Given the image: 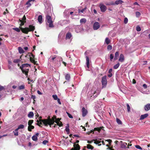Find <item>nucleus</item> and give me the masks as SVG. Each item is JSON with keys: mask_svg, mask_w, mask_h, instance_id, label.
I'll use <instances>...</instances> for the list:
<instances>
[{"mask_svg": "<svg viewBox=\"0 0 150 150\" xmlns=\"http://www.w3.org/2000/svg\"><path fill=\"white\" fill-rule=\"evenodd\" d=\"M86 147L88 149H91V150H93L94 148L93 146L91 145L90 144H87L86 147L84 146V148H85Z\"/></svg>", "mask_w": 150, "mask_h": 150, "instance_id": "nucleus-16", "label": "nucleus"}, {"mask_svg": "<svg viewBox=\"0 0 150 150\" xmlns=\"http://www.w3.org/2000/svg\"><path fill=\"white\" fill-rule=\"evenodd\" d=\"M42 15H39L38 16V21L40 23H42Z\"/></svg>", "mask_w": 150, "mask_h": 150, "instance_id": "nucleus-24", "label": "nucleus"}, {"mask_svg": "<svg viewBox=\"0 0 150 150\" xmlns=\"http://www.w3.org/2000/svg\"><path fill=\"white\" fill-rule=\"evenodd\" d=\"M127 145V144L126 143H124L122 145L121 147L122 148H125Z\"/></svg>", "mask_w": 150, "mask_h": 150, "instance_id": "nucleus-48", "label": "nucleus"}, {"mask_svg": "<svg viewBox=\"0 0 150 150\" xmlns=\"http://www.w3.org/2000/svg\"><path fill=\"white\" fill-rule=\"evenodd\" d=\"M135 147L137 149H139L141 150H142V148L140 146L138 145L135 146Z\"/></svg>", "mask_w": 150, "mask_h": 150, "instance_id": "nucleus-55", "label": "nucleus"}, {"mask_svg": "<svg viewBox=\"0 0 150 150\" xmlns=\"http://www.w3.org/2000/svg\"><path fill=\"white\" fill-rule=\"evenodd\" d=\"M141 15L140 13L138 11H137L136 12V15L137 17H139Z\"/></svg>", "mask_w": 150, "mask_h": 150, "instance_id": "nucleus-43", "label": "nucleus"}, {"mask_svg": "<svg viewBox=\"0 0 150 150\" xmlns=\"http://www.w3.org/2000/svg\"><path fill=\"white\" fill-rule=\"evenodd\" d=\"M18 50L19 52L21 54L23 53L24 52V50L21 47H18Z\"/></svg>", "mask_w": 150, "mask_h": 150, "instance_id": "nucleus-28", "label": "nucleus"}, {"mask_svg": "<svg viewBox=\"0 0 150 150\" xmlns=\"http://www.w3.org/2000/svg\"><path fill=\"white\" fill-rule=\"evenodd\" d=\"M5 90V88L4 86H0V91L2 90Z\"/></svg>", "mask_w": 150, "mask_h": 150, "instance_id": "nucleus-52", "label": "nucleus"}, {"mask_svg": "<svg viewBox=\"0 0 150 150\" xmlns=\"http://www.w3.org/2000/svg\"><path fill=\"white\" fill-rule=\"evenodd\" d=\"M34 127L33 125L28 126V130L29 132H31L32 129H34Z\"/></svg>", "mask_w": 150, "mask_h": 150, "instance_id": "nucleus-27", "label": "nucleus"}, {"mask_svg": "<svg viewBox=\"0 0 150 150\" xmlns=\"http://www.w3.org/2000/svg\"><path fill=\"white\" fill-rule=\"evenodd\" d=\"M101 92V89L99 88H97L96 90L94 92L93 96L96 98L99 95Z\"/></svg>", "mask_w": 150, "mask_h": 150, "instance_id": "nucleus-7", "label": "nucleus"}, {"mask_svg": "<svg viewBox=\"0 0 150 150\" xmlns=\"http://www.w3.org/2000/svg\"><path fill=\"white\" fill-rule=\"evenodd\" d=\"M100 27L99 23L98 22H95L93 25V29L94 30H97Z\"/></svg>", "mask_w": 150, "mask_h": 150, "instance_id": "nucleus-8", "label": "nucleus"}, {"mask_svg": "<svg viewBox=\"0 0 150 150\" xmlns=\"http://www.w3.org/2000/svg\"><path fill=\"white\" fill-rule=\"evenodd\" d=\"M24 127V126L23 125H19L17 129L19 130L20 129H23Z\"/></svg>", "mask_w": 150, "mask_h": 150, "instance_id": "nucleus-31", "label": "nucleus"}, {"mask_svg": "<svg viewBox=\"0 0 150 150\" xmlns=\"http://www.w3.org/2000/svg\"><path fill=\"white\" fill-rule=\"evenodd\" d=\"M127 109L128 112H129L130 111V108L129 105L128 104H127Z\"/></svg>", "mask_w": 150, "mask_h": 150, "instance_id": "nucleus-41", "label": "nucleus"}, {"mask_svg": "<svg viewBox=\"0 0 150 150\" xmlns=\"http://www.w3.org/2000/svg\"><path fill=\"white\" fill-rule=\"evenodd\" d=\"M30 54L29 55L30 57V62L33 63L34 64H36V62L35 60V56L33 55L32 53H29Z\"/></svg>", "mask_w": 150, "mask_h": 150, "instance_id": "nucleus-5", "label": "nucleus"}, {"mask_svg": "<svg viewBox=\"0 0 150 150\" xmlns=\"http://www.w3.org/2000/svg\"><path fill=\"white\" fill-rule=\"evenodd\" d=\"M119 55V52L118 51H117L116 52L115 54V56L114 58L115 60H117V58Z\"/></svg>", "mask_w": 150, "mask_h": 150, "instance_id": "nucleus-20", "label": "nucleus"}, {"mask_svg": "<svg viewBox=\"0 0 150 150\" xmlns=\"http://www.w3.org/2000/svg\"><path fill=\"white\" fill-rule=\"evenodd\" d=\"M87 20L85 18H82L80 20V23L81 24L83 23H86Z\"/></svg>", "mask_w": 150, "mask_h": 150, "instance_id": "nucleus-19", "label": "nucleus"}, {"mask_svg": "<svg viewBox=\"0 0 150 150\" xmlns=\"http://www.w3.org/2000/svg\"><path fill=\"white\" fill-rule=\"evenodd\" d=\"M86 65L87 67L88 68L89 67V60L88 57V56L86 57Z\"/></svg>", "mask_w": 150, "mask_h": 150, "instance_id": "nucleus-23", "label": "nucleus"}, {"mask_svg": "<svg viewBox=\"0 0 150 150\" xmlns=\"http://www.w3.org/2000/svg\"><path fill=\"white\" fill-rule=\"evenodd\" d=\"M41 121L43 123L45 126H47L48 125H49L51 127L52 125H53V121L50 118V117L49 116L47 119L41 120Z\"/></svg>", "mask_w": 150, "mask_h": 150, "instance_id": "nucleus-2", "label": "nucleus"}, {"mask_svg": "<svg viewBox=\"0 0 150 150\" xmlns=\"http://www.w3.org/2000/svg\"><path fill=\"white\" fill-rule=\"evenodd\" d=\"M33 120H29L28 122V126H30L31 125H32V124L33 123Z\"/></svg>", "mask_w": 150, "mask_h": 150, "instance_id": "nucleus-38", "label": "nucleus"}, {"mask_svg": "<svg viewBox=\"0 0 150 150\" xmlns=\"http://www.w3.org/2000/svg\"><path fill=\"white\" fill-rule=\"evenodd\" d=\"M56 119V116H53V117H52L51 119V120H52L53 121V125L54 124V122H55V120Z\"/></svg>", "mask_w": 150, "mask_h": 150, "instance_id": "nucleus-44", "label": "nucleus"}, {"mask_svg": "<svg viewBox=\"0 0 150 150\" xmlns=\"http://www.w3.org/2000/svg\"><path fill=\"white\" fill-rule=\"evenodd\" d=\"M120 64L119 63H118L116 64L113 67V68L115 69H117L119 66Z\"/></svg>", "mask_w": 150, "mask_h": 150, "instance_id": "nucleus-39", "label": "nucleus"}, {"mask_svg": "<svg viewBox=\"0 0 150 150\" xmlns=\"http://www.w3.org/2000/svg\"><path fill=\"white\" fill-rule=\"evenodd\" d=\"M25 88V86L24 85H22L19 86V90L23 89Z\"/></svg>", "mask_w": 150, "mask_h": 150, "instance_id": "nucleus-42", "label": "nucleus"}, {"mask_svg": "<svg viewBox=\"0 0 150 150\" xmlns=\"http://www.w3.org/2000/svg\"><path fill=\"white\" fill-rule=\"evenodd\" d=\"M106 76L105 75L102 78L101 82L103 87H105L107 84V81L106 79Z\"/></svg>", "mask_w": 150, "mask_h": 150, "instance_id": "nucleus-4", "label": "nucleus"}, {"mask_svg": "<svg viewBox=\"0 0 150 150\" xmlns=\"http://www.w3.org/2000/svg\"><path fill=\"white\" fill-rule=\"evenodd\" d=\"M124 60V57L122 54H121L120 55V57L119 59V61L121 62H122Z\"/></svg>", "mask_w": 150, "mask_h": 150, "instance_id": "nucleus-15", "label": "nucleus"}, {"mask_svg": "<svg viewBox=\"0 0 150 150\" xmlns=\"http://www.w3.org/2000/svg\"><path fill=\"white\" fill-rule=\"evenodd\" d=\"M66 113L68 115V117L70 118H73V117L71 115L70 113H69L68 112H66Z\"/></svg>", "mask_w": 150, "mask_h": 150, "instance_id": "nucleus-49", "label": "nucleus"}, {"mask_svg": "<svg viewBox=\"0 0 150 150\" xmlns=\"http://www.w3.org/2000/svg\"><path fill=\"white\" fill-rule=\"evenodd\" d=\"M82 116L83 117H85L88 113V111L84 107H83L82 109Z\"/></svg>", "mask_w": 150, "mask_h": 150, "instance_id": "nucleus-10", "label": "nucleus"}, {"mask_svg": "<svg viewBox=\"0 0 150 150\" xmlns=\"http://www.w3.org/2000/svg\"><path fill=\"white\" fill-rule=\"evenodd\" d=\"M57 102H58V103H59V104H60V105H61V102L60 101V99L59 98H58L57 99Z\"/></svg>", "mask_w": 150, "mask_h": 150, "instance_id": "nucleus-63", "label": "nucleus"}, {"mask_svg": "<svg viewBox=\"0 0 150 150\" xmlns=\"http://www.w3.org/2000/svg\"><path fill=\"white\" fill-rule=\"evenodd\" d=\"M105 42L107 45H108L110 43V40L108 38H106L105 39Z\"/></svg>", "mask_w": 150, "mask_h": 150, "instance_id": "nucleus-30", "label": "nucleus"}, {"mask_svg": "<svg viewBox=\"0 0 150 150\" xmlns=\"http://www.w3.org/2000/svg\"><path fill=\"white\" fill-rule=\"evenodd\" d=\"M116 121L118 124H122V123L121 121L118 118H116Z\"/></svg>", "mask_w": 150, "mask_h": 150, "instance_id": "nucleus-40", "label": "nucleus"}, {"mask_svg": "<svg viewBox=\"0 0 150 150\" xmlns=\"http://www.w3.org/2000/svg\"><path fill=\"white\" fill-rule=\"evenodd\" d=\"M69 124H67L65 129V131L67 132V133L69 134Z\"/></svg>", "mask_w": 150, "mask_h": 150, "instance_id": "nucleus-22", "label": "nucleus"}, {"mask_svg": "<svg viewBox=\"0 0 150 150\" xmlns=\"http://www.w3.org/2000/svg\"><path fill=\"white\" fill-rule=\"evenodd\" d=\"M112 49V46L111 45H109L107 47V49L109 50H111Z\"/></svg>", "mask_w": 150, "mask_h": 150, "instance_id": "nucleus-46", "label": "nucleus"}, {"mask_svg": "<svg viewBox=\"0 0 150 150\" xmlns=\"http://www.w3.org/2000/svg\"><path fill=\"white\" fill-rule=\"evenodd\" d=\"M30 2L28 0V1L26 3V4L28 5L27 7L28 8L31 5V4L30 3Z\"/></svg>", "mask_w": 150, "mask_h": 150, "instance_id": "nucleus-35", "label": "nucleus"}, {"mask_svg": "<svg viewBox=\"0 0 150 150\" xmlns=\"http://www.w3.org/2000/svg\"><path fill=\"white\" fill-rule=\"evenodd\" d=\"M104 127L102 126L101 127H98L96 128H95L93 130H91L90 132H89L88 134H89L90 133H93V134L94 133V131H98L99 132H100L101 129H102L104 130L103 129L104 128Z\"/></svg>", "mask_w": 150, "mask_h": 150, "instance_id": "nucleus-6", "label": "nucleus"}, {"mask_svg": "<svg viewBox=\"0 0 150 150\" xmlns=\"http://www.w3.org/2000/svg\"><path fill=\"white\" fill-rule=\"evenodd\" d=\"M136 30L138 32L140 31L141 30V28L139 26H137L136 27Z\"/></svg>", "mask_w": 150, "mask_h": 150, "instance_id": "nucleus-50", "label": "nucleus"}, {"mask_svg": "<svg viewBox=\"0 0 150 150\" xmlns=\"http://www.w3.org/2000/svg\"><path fill=\"white\" fill-rule=\"evenodd\" d=\"M21 56H20V59H17L13 60V62L16 63H18L19 62H20L21 61L20 59L21 58Z\"/></svg>", "mask_w": 150, "mask_h": 150, "instance_id": "nucleus-26", "label": "nucleus"}, {"mask_svg": "<svg viewBox=\"0 0 150 150\" xmlns=\"http://www.w3.org/2000/svg\"><path fill=\"white\" fill-rule=\"evenodd\" d=\"M64 21L66 23H70V21H69L65 20Z\"/></svg>", "mask_w": 150, "mask_h": 150, "instance_id": "nucleus-64", "label": "nucleus"}, {"mask_svg": "<svg viewBox=\"0 0 150 150\" xmlns=\"http://www.w3.org/2000/svg\"><path fill=\"white\" fill-rule=\"evenodd\" d=\"M57 124V125H58L59 127H61L63 126V124L62 122H60L58 123H56Z\"/></svg>", "mask_w": 150, "mask_h": 150, "instance_id": "nucleus-45", "label": "nucleus"}, {"mask_svg": "<svg viewBox=\"0 0 150 150\" xmlns=\"http://www.w3.org/2000/svg\"><path fill=\"white\" fill-rule=\"evenodd\" d=\"M100 8L101 11L102 12H105L107 9V7L103 4L100 5Z\"/></svg>", "mask_w": 150, "mask_h": 150, "instance_id": "nucleus-11", "label": "nucleus"}, {"mask_svg": "<svg viewBox=\"0 0 150 150\" xmlns=\"http://www.w3.org/2000/svg\"><path fill=\"white\" fill-rule=\"evenodd\" d=\"M143 87L145 89L147 87V85L145 84H143Z\"/></svg>", "mask_w": 150, "mask_h": 150, "instance_id": "nucleus-60", "label": "nucleus"}, {"mask_svg": "<svg viewBox=\"0 0 150 150\" xmlns=\"http://www.w3.org/2000/svg\"><path fill=\"white\" fill-rule=\"evenodd\" d=\"M70 76L69 74H67L65 76V78L67 81H69L70 79Z\"/></svg>", "mask_w": 150, "mask_h": 150, "instance_id": "nucleus-18", "label": "nucleus"}, {"mask_svg": "<svg viewBox=\"0 0 150 150\" xmlns=\"http://www.w3.org/2000/svg\"><path fill=\"white\" fill-rule=\"evenodd\" d=\"M29 67H30V65L27 63L22 64L20 67L22 73L27 76H28V73L29 70V68H28Z\"/></svg>", "mask_w": 150, "mask_h": 150, "instance_id": "nucleus-1", "label": "nucleus"}, {"mask_svg": "<svg viewBox=\"0 0 150 150\" xmlns=\"http://www.w3.org/2000/svg\"><path fill=\"white\" fill-rule=\"evenodd\" d=\"M61 120V118H56V120L55 121V123H57V122H61L60 121V120Z\"/></svg>", "mask_w": 150, "mask_h": 150, "instance_id": "nucleus-53", "label": "nucleus"}, {"mask_svg": "<svg viewBox=\"0 0 150 150\" xmlns=\"http://www.w3.org/2000/svg\"><path fill=\"white\" fill-rule=\"evenodd\" d=\"M20 29L22 33L25 34H28V32H29L28 27H25L24 28L21 27Z\"/></svg>", "mask_w": 150, "mask_h": 150, "instance_id": "nucleus-9", "label": "nucleus"}, {"mask_svg": "<svg viewBox=\"0 0 150 150\" xmlns=\"http://www.w3.org/2000/svg\"><path fill=\"white\" fill-rule=\"evenodd\" d=\"M26 22V21H23L20 24L19 28L21 29V27H22V26L24 25V23Z\"/></svg>", "mask_w": 150, "mask_h": 150, "instance_id": "nucleus-37", "label": "nucleus"}, {"mask_svg": "<svg viewBox=\"0 0 150 150\" xmlns=\"http://www.w3.org/2000/svg\"><path fill=\"white\" fill-rule=\"evenodd\" d=\"M31 98L33 100H34L36 99V96H35L32 95L31 96Z\"/></svg>", "mask_w": 150, "mask_h": 150, "instance_id": "nucleus-58", "label": "nucleus"}, {"mask_svg": "<svg viewBox=\"0 0 150 150\" xmlns=\"http://www.w3.org/2000/svg\"><path fill=\"white\" fill-rule=\"evenodd\" d=\"M18 130L17 128L13 132L15 136H18Z\"/></svg>", "mask_w": 150, "mask_h": 150, "instance_id": "nucleus-25", "label": "nucleus"}, {"mask_svg": "<svg viewBox=\"0 0 150 150\" xmlns=\"http://www.w3.org/2000/svg\"><path fill=\"white\" fill-rule=\"evenodd\" d=\"M128 20L127 18H125L124 19V23L125 24H127L128 22Z\"/></svg>", "mask_w": 150, "mask_h": 150, "instance_id": "nucleus-54", "label": "nucleus"}, {"mask_svg": "<svg viewBox=\"0 0 150 150\" xmlns=\"http://www.w3.org/2000/svg\"><path fill=\"white\" fill-rule=\"evenodd\" d=\"M144 109L146 111H148L150 110V103L146 104L144 106Z\"/></svg>", "mask_w": 150, "mask_h": 150, "instance_id": "nucleus-13", "label": "nucleus"}, {"mask_svg": "<svg viewBox=\"0 0 150 150\" xmlns=\"http://www.w3.org/2000/svg\"><path fill=\"white\" fill-rule=\"evenodd\" d=\"M123 3V1L122 0H116L115 1V4L117 5L119 4H122Z\"/></svg>", "mask_w": 150, "mask_h": 150, "instance_id": "nucleus-21", "label": "nucleus"}, {"mask_svg": "<svg viewBox=\"0 0 150 150\" xmlns=\"http://www.w3.org/2000/svg\"><path fill=\"white\" fill-rule=\"evenodd\" d=\"M86 9V7H85L84 8L82 9V10H80L79 9L78 10V12L79 13H83V12L85 11Z\"/></svg>", "mask_w": 150, "mask_h": 150, "instance_id": "nucleus-36", "label": "nucleus"}, {"mask_svg": "<svg viewBox=\"0 0 150 150\" xmlns=\"http://www.w3.org/2000/svg\"><path fill=\"white\" fill-rule=\"evenodd\" d=\"M34 116V114L33 112H30L28 115V116L29 117H32Z\"/></svg>", "mask_w": 150, "mask_h": 150, "instance_id": "nucleus-29", "label": "nucleus"}, {"mask_svg": "<svg viewBox=\"0 0 150 150\" xmlns=\"http://www.w3.org/2000/svg\"><path fill=\"white\" fill-rule=\"evenodd\" d=\"M48 141L47 140H44L43 141L42 143L44 145H46Z\"/></svg>", "mask_w": 150, "mask_h": 150, "instance_id": "nucleus-57", "label": "nucleus"}, {"mask_svg": "<svg viewBox=\"0 0 150 150\" xmlns=\"http://www.w3.org/2000/svg\"><path fill=\"white\" fill-rule=\"evenodd\" d=\"M56 56H53L52 57L51 60H52V61H54V59L56 58V57H55Z\"/></svg>", "mask_w": 150, "mask_h": 150, "instance_id": "nucleus-61", "label": "nucleus"}, {"mask_svg": "<svg viewBox=\"0 0 150 150\" xmlns=\"http://www.w3.org/2000/svg\"><path fill=\"white\" fill-rule=\"evenodd\" d=\"M22 20L23 21H26V18L25 16V15H24V16H23V17L22 18Z\"/></svg>", "mask_w": 150, "mask_h": 150, "instance_id": "nucleus-59", "label": "nucleus"}, {"mask_svg": "<svg viewBox=\"0 0 150 150\" xmlns=\"http://www.w3.org/2000/svg\"><path fill=\"white\" fill-rule=\"evenodd\" d=\"M148 115H149L148 113H146L142 115L140 117V120H142L146 118Z\"/></svg>", "mask_w": 150, "mask_h": 150, "instance_id": "nucleus-14", "label": "nucleus"}, {"mask_svg": "<svg viewBox=\"0 0 150 150\" xmlns=\"http://www.w3.org/2000/svg\"><path fill=\"white\" fill-rule=\"evenodd\" d=\"M13 30L16 31L17 32H20V31H21V29H20V28H13Z\"/></svg>", "mask_w": 150, "mask_h": 150, "instance_id": "nucleus-32", "label": "nucleus"}, {"mask_svg": "<svg viewBox=\"0 0 150 150\" xmlns=\"http://www.w3.org/2000/svg\"><path fill=\"white\" fill-rule=\"evenodd\" d=\"M93 141H94V143L96 144H98L101 142L100 141L97 140V139L93 140Z\"/></svg>", "mask_w": 150, "mask_h": 150, "instance_id": "nucleus-34", "label": "nucleus"}, {"mask_svg": "<svg viewBox=\"0 0 150 150\" xmlns=\"http://www.w3.org/2000/svg\"><path fill=\"white\" fill-rule=\"evenodd\" d=\"M37 122H38V123L36 124L37 125H38L39 127H42V126H41V125H39V121L38 120H37Z\"/></svg>", "mask_w": 150, "mask_h": 150, "instance_id": "nucleus-62", "label": "nucleus"}, {"mask_svg": "<svg viewBox=\"0 0 150 150\" xmlns=\"http://www.w3.org/2000/svg\"><path fill=\"white\" fill-rule=\"evenodd\" d=\"M32 139L33 141H36L38 140V138L36 136L33 135L32 137Z\"/></svg>", "mask_w": 150, "mask_h": 150, "instance_id": "nucleus-33", "label": "nucleus"}, {"mask_svg": "<svg viewBox=\"0 0 150 150\" xmlns=\"http://www.w3.org/2000/svg\"><path fill=\"white\" fill-rule=\"evenodd\" d=\"M46 23L47 24L48 23V26L50 28H53L54 25L53 24V21L52 20V18L49 15H47L45 17Z\"/></svg>", "mask_w": 150, "mask_h": 150, "instance_id": "nucleus-3", "label": "nucleus"}, {"mask_svg": "<svg viewBox=\"0 0 150 150\" xmlns=\"http://www.w3.org/2000/svg\"><path fill=\"white\" fill-rule=\"evenodd\" d=\"M114 58V55L112 54H110V58L111 61L112 60V59Z\"/></svg>", "mask_w": 150, "mask_h": 150, "instance_id": "nucleus-56", "label": "nucleus"}, {"mask_svg": "<svg viewBox=\"0 0 150 150\" xmlns=\"http://www.w3.org/2000/svg\"><path fill=\"white\" fill-rule=\"evenodd\" d=\"M52 97L54 100H57L58 99L57 96L56 95H53Z\"/></svg>", "mask_w": 150, "mask_h": 150, "instance_id": "nucleus-47", "label": "nucleus"}, {"mask_svg": "<svg viewBox=\"0 0 150 150\" xmlns=\"http://www.w3.org/2000/svg\"><path fill=\"white\" fill-rule=\"evenodd\" d=\"M71 37V33H68L66 35V39H70Z\"/></svg>", "mask_w": 150, "mask_h": 150, "instance_id": "nucleus-17", "label": "nucleus"}, {"mask_svg": "<svg viewBox=\"0 0 150 150\" xmlns=\"http://www.w3.org/2000/svg\"><path fill=\"white\" fill-rule=\"evenodd\" d=\"M35 27L33 25H29V28H28V30L29 32L33 31L35 29Z\"/></svg>", "mask_w": 150, "mask_h": 150, "instance_id": "nucleus-12", "label": "nucleus"}, {"mask_svg": "<svg viewBox=\"0 0 150 150\" xmlns=\"http://www.w3.org/2000/svg\"><path fill=\"white\" fill-rule=\"evenodd\" d=\"M105 141L108 142H109V144L110 145L111 142H112V140L110 139H108L105 140Z\"/></svg>", "mask_w": 150, "mask_h": 150, "instance_id": "nucleus-51", "label": "nucleus"}]
</instances>
